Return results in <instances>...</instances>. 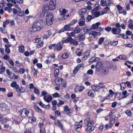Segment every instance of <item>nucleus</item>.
Wrapping results in <instances>:
<instances>
[{
  "label": "nucleus",
  "instance_id": "1",
  "mask_svg": "<svg viewBox=\"0 0 133 133\" xmlns=\"http://www.w3.org/2000/svg\"><path fill=\"white\" fill-rule=\"evenodd\" d=\"M45 24L43 20H36L34 23L33 26L30 28L29 30L32 32L39 31L43 28Z\"/></svg>",
  "mask_w": 133,
  "mask_h": 133
},
{
  "label": "nucleus",
  "instance_id": "2",
  "mask_svg": "<svg viewBox=\"0 0 133 133\" xmlns=\"http://www.w3.org/2000/svg\"><path fill=\"white\" fill-rule=\"evenodd\" d=\"M21 115L23 117L30 118L28 121V122L30 123H32L36 120L35 117L33 116L34 113L31 110L24 109L22 110Z\"/></svg>",
  "mask_w": 133,
  "mask_h": 133
},
{
  "label": "nucleus",
  "instance_id": "3",
  "mask_svg": "<svg viewBox=\"0 0 133 133\" xmlns=\"http://www.w3.org/2000/svg\"><path fill=\"white\" fill-rule=\"evenodd\" d=\"M46 24L48 25H52L54 21V16L51 13L48 14L45 17Z\"/></svg>",
  "mask_w": 133,
  "mask_h": 133
},
{
  "label": "nucleus",
  "instance_id": "4",
  "mask_svg": "<svg viewBox=\"0 0 133 133\" xmlns=\"http://www.w3.org/2000/svg\"><path fill=\"white\" fill-rule=\"evenodd\" d=\"M41 95L44 96V100L48 103H49L52 100V97L45 91H43Z\"/></svg>",
  "mask_w": 133,
  "mask_h": 133
},
{
  "label": "nucleus",
  "instance_id": "5",
  "mask_svg": "<svg viewBox=\"0 0 133 133\" xmlns=\"http://www.w3.org/2000/svg\"><path fill=\"white\" fill-rule=\"evenodd\" d=\"M68 12V10H67L65 9L62 10L60 14V16L62 17L61 19L62 20H64L69 17V15Z\"/></svg>",
  "mask_w": 133,
  "mask_h": 133
},
{
  "label": "nucleus",
  "instance_id": "6",
  "mask_svg": "<svg viewBox=\"0 0 133 133\" xmlns=\"http://www.w3.org/2000/svg\"><path fill=\"white\" fill-rule=\"evenodd\" d=\"M98 9V8L96 7L93 9L91 11L92 15H94L96 17H98L100 15H102L101 13V11L100 12L97 11Z\"/></svg>",
  "mask_w": 133,
  "mask_h": 133
},
{
  "label": "nucleus",
  "instance_id": "7",
  "mask_svg": "<svg viewBox=\"0 0 133 133\" xmlns=\"http://www.w3.org/2000/svg\"><path fill=\"white\" fill-rule=\"evenodd\" d=\"M56 0H51L49 6L50 10L52 11L55 10L56 8Z\"/></svg>",
  "mask_w": 133,
  "mask_h": 133
},
{
  "label": "nucleus",
  "instance_id": "8",
  "mask_svg": "<svg viewBox=\"0 0 133 133\" xmlns=\"http://www.w3.org/2000/svg\"><path fill=\"white\" fill-rule=\"evenodd\" d=\"M119 95H120L119 98V100L126 98L128 95V94L126 90L123 91L122 94L121 93H119Z\"/></svg>",
  "mask_w": 133,
  "mask_h": 133
},
{
  "label": "nucleus",
  "instance_id": "9",
  "mask_svg": "<svg viewBox=\"0 0 133 133\" xmlns=\"http://www.w3.org/2000/svg\"><path fill=\"white\" fill-rule=\"evenodd\" d=\"M84 89V87L83 85L77 86L75 89V92H81Z\"/></svg>",
  "mask_w": 133,
  "mask_h": 133
},
{
  "label": "nucleus",
  "instance_id": "10",
  "mask_svg": "<svg viewBox=\"0 0 133 133\" xmlns=\"http://www.w3.org/2000/svg\"><path fill=\"white\" fill-rule=\"evenodd\" d=\"M84 123L88 127H90L93 124V122L90 120L89 118H87L85 120Z\"/></svg>",
  "mask_w": 133,
  "mask_h": 133
},
{
  "label": "nucleus",
  "instance_id": "11",
  "mask_svg": "<svg viewBox=\"0 0 133 133\" xmlns=\"http://www.w3.org/2000/svg\"><path fill=\"white\" fill-rule=\"evenodd\" d=\"M111 31L114 34H117L121 32V29L119 28H113L112 29Z\"/></svg>",
  "mask_w": 133,
  "mask_h": 133
},
{
  "label": "nucleus",
  "instance_id": "12",
  "mask_svg": "<svg viewBox=\"0 0 133 133\" xmlns=\"http://www.w3.org/2000/svg\"><path fill=\"white\" fill-rule=\"evenodd\" d=\"M86 10L85 9H82L79 11V14L80 16L82 19H83L84 17L83 15L86 12Z\"/></svg>",
  "mask_w": 133,
  "mask_h": 133
},
{
  "label": "nucleus",
  "instance_id": "13",
  "mask_svg": "<svg viewBox=\"0 0 133 133\" xmlns=\"http://www.w3.org/2000/svg\"><path fill=\"white\" fill-rule=\"evenodd\" d=\"M6 72L8 77L10 78H12L14 75V74L12 73L9 69L6 70Z\"/></svg>",
  "mask_w": 133,
  "mask_h": 133
},
{
  "label": "nucleus",
  "instance_id": "14",
  "mask_svg": "<svg viewBox=\"0 0 133 133\" xmlns=\"http://www.w3.org/2000/svg\"><path fill=\"white\" fill-rule=\"evenodd\" d=\"M54 31L55 30H50L46 31L45 33L48 35V36L49 37L52 34H53V35H54L55 34L54 32Z\"/></svg>",
  "mask_w": 133,
  "mask_h": 133
},
{
  "label": "nucleus",
  "instance_id": "15",
  "mask_svg": "<svg viewBox=\"0 0 133 133\" xmlns=\"http://www.w3.org/2000/svg\"><path fill=\"white\" fill-rule=\"evenodd\" d=\"M83 66V65L82 64H78L74 69L73 72V73L75 74H76L80 69V67H82Z\"/></svg>",
  "mask_w": 133,
  "mask_h": 133
},
{
  "label": "nucleus",
  "instance_id": "16",
  "mask_svg": "<svg viewBox=\"0 0 133 133\" xmlns=\"http://www.w3.org/2000/svg\"><path fill=\"white\" fill-rule=\"evenodd\" d=\"M63 79L61 78H57L55 81V83L57 85H60L62 84Z\"/></svg>",
  "mask_w": 133,
  "mask_h": 133
},
{
  "label": "nucleus",
  "instance_id": "17",
  "mask_svg": "<svg viewBox=\"0 0 133 133\" xmlns=\"http://www.w3.org/2000/svg\"><path fill=\"white\" fill-rule=\"evenodd\" d=\"M11 87L15 88L16 89H17L19 87V85L17 84L15 81L12 82L11 84Z\"/></svg>",
  "mask_w": 133,
  "mask_h": 133
},
{
  "label": "nucleus",
  "instance_id": "18",
  "mask_svg": "<svg viewBox=\"0 0 133 133\" xmlns=\"http://www.w3.org/2000/svg\"><path fill=\"white\" fill-rule=\"evenodd\" d=\"M95 93V91L93 89H92L89 90L88 93V95L89 96L93 97L94 96Z\"/></svg>",
  "mask_w": 133,
  "mask_h": 133
},
{
  "label": "nucleus",
  "instance_id": "19",
  "mask_svg": "<svg viewBox=\"0 0 133 133\" xmlns=\"http://www.w3.org/2000/svg\"><path fill=\"white\" fill-rule=\"evenodd\" d=\"M64 113L65 114H68L70 113L71 110L68 106H66L64 107Z\"/></svg>",
  "mask_w": 133,
  "mask_h": 133
},
{
  "label": "nucleus",
  "instance_id": "20",
  "mask_svg": "<svg viewBox=\"0 0 133 133\" xmlns=\"http://www.w3.org/2000/svg\"><path fill=\"white\" fill-rule=\"evenodd\" d=\"M0 107L2 110L4 111H6L7 109V106L5 103H2L0 104Z\"/></svg>",
  "mask_w": 133,
  "mask_h": 133
},
{
  "label": "nucleus",
  "instance_id": "21",
  "mask_svg": "<svg viewBox=\"0 0 133 133\" xmlns=\"http://www.w3.org/2000/svg\"><path fill=\"white\" fill-rule=\"evenodd\" d=\"M102 66V62H97L96 65V70H99L101 68Z\"/></svg>",
  "mask_w": 133,
  "mask_h": 133
},
{
  "label": "nucleus",
  "instance_id": "22",
  "mask_svg": "<svg viewBox=\"0 0 133 133\" xmlns=\"http://www.w3.org/2000/svg\"><path fill=\"white\" fill-rule=\"evenodd\" d=\"M49 10H50V9L49 6L46 5H44L42 9V11L45 13L47 12Z\"/></svg>",
  "mask_w": 133,
  "mask_h": 133
},
{
  "label": "nucleus",
  "instance_id": "23",
  "mask_svg": "<svg viewBox=\"0 0 133 133\" xmlns=\"http://www.w3.org/2000/svg\"><path fill=\"white\" fill-rule=\"evenodd\" d=\"M45 13L42 11V12L40 13V14H38L35 17L36 18H43L45 16Z\"/></svg>",
  "mask_w": 133,
  "mask_h": 133
},
{
  "label": "nucleus",
  "instance_id": "24",
  "mask_svg": "<svg viewBox=\"0 0 133 133\" xmlns=\"http://www.w3.org/2000/svg\"><path fill=\"white\" fill-rule=\"evenodd\" d=\"M55 123L56 125L58 126L60 128H62V127L63 125L59 120H56L55 121Z\"/></svg>",
  "mask_w": 133,
  "mask_h": 133
},
{
  "label": "nucleus",
  "instance_id": "25",
  "mask_svg": "<svg viewBox=\"0 0 133 133\" xmlns=\"http://www.w3.org/2000/svg\"><path fill=\"white\" fill-rule=\"evenodd\" d=\"M81 31V29L80 28L79 26H76L74 30V31L75 33L77 34L79 33Z\"/></svg>",
  "mask_w": 133,
  "mask_h": 133
},
{
  "label": "nucleus",
  "instance_id": "26",
  "mask_svg": "<svg viewBox=\"0 0 133 133\" xmlns=\"http://www.w3.org/2000/svg\"><path fill=\"white\" fill-rule=\"evenodd\" d=\"M90 51L89 50H88L87 51V52L85 53V54L84 56L83 57L82 59L83 60H85L87 59L88 58V57L90 53Z\"/></svg>",
  "mask_w": 133,
  "mask_h": 133
},
{
  "label": "nucleus",
  "instance_id": "27",
  "mask_svg": "<svg viewBox=\"0 0 133 133\" xmlns=\"http://www.w3.org/2000/svg\"><path fill=\"white\" fill-rule=\"evenodd\" d=\"M109 11L110 9L109 8L107 7H105L104 8L103 11H101L102 15H104V14L107 13Z\"/></svg>",
  "mask_w": 133,
  "mask_h": 133
},
{
  "label": "nucleus",
  "instance_id": "28",
  "mask_svg": "<svg viewBox=\"0 0 133 133\" xmlns=\"http://www.w3.org/2000/svg\"><path fill=\"white\" fill-rule=\"evenodd\" d=\"M91 87L92 89H94L95 91H98L100 89L99 85H92Z\"/></svg>",
  "mask_w": 133,
  "mask_h": 133
},
{
  "label": "nucleus",
  "instance_id": "29",
  "mask_svg": "<svg viewBox=\"0 0 133 133\" xmlns=\"http://www.w3.org/2000/svg\"><path fill=\"white\" fill-rule=\"evenodd\" d=\"M19 52L21 53H23L24 51V47L23 45L20 46L19 47Z\"/></svg>",
  "mask_w": 133,
  "mask_h": 133
},
{
  "label": "nucleus",
  "instance_id": "30",
  "mask_svg": "<svg viewBox=\"0 0 133 133\" xmlns=\"http://www.w3.org/2000/svg\"><path fill=\"white\" fill-rule=\"evenodd\" d=\"M71 40H72V38L71 37H69L66 39H63L62 42L63 43H67L69 42H70Z\"/></svg>",
  "mask_w": 133,
  "mask_h": 133
},
{
  "label": "nucleus",
  "instance_id": "31",
  "mask_svg": "<svg viewBox=\"0 0 133 133\" xmlns=\"http://www.w3.org/2000/svg\"><path fill=\"white\" fill-rule=\"evenodd\" d=\"M95 127L94 126L92 127L91 128L88 127L85 130L89 132H90L95 129Z\"/></svg>",
  "mask_w": 133,
  "mask_h": 133
},
{
  "label": "nucleus",
  "instance_id": "32",
  "mask_svg": "<svg viewBox=\"0 0 133 133\" xmlns=\"http://www.w3.org/2000/svg\"><path fill=\"white\" fill-rule=\"evenodd\" d=\"M100 25L99 23H97L95 24H93L92 25V27L93 29H96L98 28V26Z\"/></svg>",
  "mask_w": 133,
  "mask_h": 133
},
{
  "label": "nucleus",
  "instance_id": "33",
  "mask_svg": "<svg viewBox=\"0 0 133 133\" xmlns=\"http://www.w3.org/2000/svg\"><path fill=\"white\" fill-rule=\"evenodd\" d=\"M70 42L72 43L74 45L77 46L78 44V41L73 40L72 38V40H71Z\"/></svg>",
  "mask_w": 133,
  "mask_h": 133
},
{
  "label": "nucleus",
  "instance_id": "34",
  "mask_svg": "<svg viewBox=\"0 0 133 133\" xmlns=\"http://www.w3.org/2000/svg\"><path fill=\"white\" fill-rule=\"evenodd\" d=\"M82 126L81 124H80V123L78 122H76L75 124V127L76 129L79 128Z\"/></svg>",
  "mask_w": 133,
  "mask_h": 133
},
{
  "label": "nucleus",
  "instance_id": "35",
  "mask_svg": "<svg viewBox=\"0 0 133 133\" xmlns=\"http://www.w3.org/2000/svg\"><path fill=\"white\" fill-rule=\"evenodd\" d=\"M121 89L122 90H123L126 87V86L124 83H121L120 85Z\"/></svg>",
  "mask_w": 133,
  "mask_h": 133
},
{
  "label": "nucleus",
  "instance_id": "36",
  "mask_svg": "<svg viewBox=\"0 0 133 133\" xmlns=\"http://www.w3.org/2000/svg\"><path fill=\"white\" fill-rule=\"evenodd\" d=\"M31 71L34 74V76H36L37 75V71L36 69H35L34 67H32L31 68Z\"/></svg>",
  "mask_w": 133,
  "mask_h": 133
},
{
  "label": "nucleus",
  "instance_id": "37",
  "mask_svg": "<svg viewBox=\"0 0 133 133\" xmlns=\"http://www.w3.org/2000/svg\"><path fill=\"white\" fill-rule=\"evenodd\" d=\"M44 43V42H41L40 43L37 44H36V47L37 48H40L43 45Z\"/></svg>",
  "mask_w": 133,
  "mask_h": 133
},
{
  "label": "nucleus",
  "instance_id": "38",
  "mask_svg": "<svg viewBox=\"0 0 133 133\" xmlns=\"http://www.w3.org/2000/svg\"><path fill=\"white\" fill-rule=\"evenodd\" d=\"M125 113L128 116H131V112L130 110L128 109L126 110L125 111Z\"/></svg>",
  "mask_w": 133,
  "mask_h": 133
},
{
  "label": "nucleus",
  "instance_id": "39",
  "mask_svg": "<svg viewBox=\"0 0 133 133\" xmlns=\"http://www.w3.org/2000/svg\"><path fill=\"white\" fill-rule=\"evenodd\" d=\"M9 121V120L6 118H4L2 120V123L5 124L7 123Z\"/></svg>",
  "mask_w": 133,
  "mask_h": 133
},
{
  "label": "nucleus",
  "instance_id": "40",
  "mask_svg": "<svg viewBox=\"0 0 133 133\" xmlns=\"http://www.w3.org/2000/svg\"><path fill=\"white\" fill-rule=\"evenodd\" d=\"M34 92L37 95H39L40 94V91L36 87H35L34 89Z\"/></svg>",
  "mask_w": 133,
  "mask_h": 133
},
{
  "label": "nucleus",
  "instance_id": "41",
  "mask_svg": "<svg viewBox=\"0 0 133 133\" xmlns=\"http://www.w3.org/2000/svg\"><path fill=\"white\" fill-rule=\"evenodd\" d=\"M52 95L54 98L59 97L61 96L57 92L54 93Z\"/></svg>",
  "mask_w": 133,
  "mask_h": 133
},
{
  "label": "nucleus",
  "instance_id": "42",
  "mask_svg": "<svg viewBox=\"0 0 133 133\" xmlns=\"http://www.w3.org/2000/svg\"><path fill=\"white\" fill-rule=\"evenodd\" d=\"M59 72V70L58 69H56L55 70L54 72V75L55 77H57L58 76Z\"/></svg>",
  "mask_w": 133,
  "mask_h": 133
},
{
  "label": "nucleus",
  "instance_id": "43",
  "mask_svg": "<svg viewBox=\"0 0 133 133\" xmlns=\"http://www.w3.org/2000/svg\"><path fill=\"white\" fill-rule=\"evenodd\" d=\"M118 58L122 60H125L127 57L125 55H120L118 57Z\"/></svg>",
  "mask_w": 133,
  "mask_h": 133
},
{
  "label": "nucleus",
  "instance_id": "44",
  "mask_svg": "<svg viewBox=\"0 0 133 133\" xmlns=\"http://www.w3.org/2000/svg\"><path fill=\"white\" fill-rule=\"evenodd\" d=\"M113 124L111 123H110L109 124H106L105 126V127L106 129H107L108 128H110L112 127Z\"/></svg>",
  "mask_w": 133,
  "mask_h": 133
},
{
  "label": "nucleus",
  "instance_id": "45",
  "mask_svg": "<svg viewBox=\"0 0 133 133\" xmlns=\"http://www.w3.org/2000/svg\"><path fill=\"white\" fill-rule=\"evenodd\" d=\"M104 39L103 37L100 38L98 42V44L99 45L101 44L104 41Z\"/></svg>",
  "mask_w": 133,
  "mask_h": 133
},
{
  "label": "nucleus",
  "instance_id": "46",
  "mask_svg": "<svg viewBox=\"0 0 133 133\" xmlns=\"http://www.w3.org/2000/svg\"><path fill=\"white\" fill-rule=\"evenodd\" d=\"M35 108L36 111L40 113L42 112V110L37 106H35Z\"/></svg>",
  "mask_w": 133,
  "mask_h": 133
},
{
  "label": "nucleus",
  "instance_id": "47",
  "mask_svg": "<svg viewBox=\"0 0 133 133\" xmlns=\"http://www.w3.org/2000/svg\"><path fill=\"white\" fill-rule=\"evenodd\" d=\"M85 38V36L84 34L79 36V40L83 41L84 40Z\"/></svg>",
  "mask_w": 133,
  "mask_h": 133
},
{
  "label": "nucleus",
  "instance_id": "48",
  "mask_svg": "<svg viewBox=\"0 0 133 133\" xmlns=\"http://www.w3.org/2000/svg\"><path fill=\"white\" fill-rule=\"evenodd\" d=\"M71 26L70 24L66 25L64 28L65 30L69 31V27Z\"/></svg>",
  "mask_w": 133,
  "mask_h": 133
},
{
  "label": "nucleus",
  "instance_id": "49",
  "mask_svg": "<svg viewBox=\"0 0 133 133\" xmlns=\"http://www.w3.org/2000/svg\"><path fill=\"white\" fill-rule=\"evenodd\" d=\"M101 4L103 6H106L107 5V2L103 0H102L101 1Z\"/></svg>",
  "mask_w": 133,
  "mask_h": 133
},
{
  "label": "nucleus",
  "instance_id": "50",
  "mask_svg": "<svg viewBox=\"0 0 133 133\" xmlns=\"http://www.w3.org/2000/svg\"><path fill=\"white\" fill-rule=\"evenodd\" d=\"M68 56L69 55L67 53H64L62 56V58L64 59L67 58Z\"/></svg>",
  "mask_w": 133,
  "mask_h": 133
},
{
  "label": "nucleus",
  "instance_id": "51",
  "mask_svg": "<svg viewBox=\"0 0 133 133\" xmlns=\"http://www.w3.org/2000/svg\"><path fill=\"white\" fill-rule=\"evenodd\" d=\"M6 2L5 1H3L0 3V7L2 8L5 6Z\"/></svg>",
  "mask_w": 133,
  "mask_h": 133
},
{
  "label": "nucleus",
  "instance_id": "52",
  "mask_svg": "<svg viewBox=\"0 0 133 133\" xmlns=\"http://www.w3.org/2000/svg\"><path fill=\"white\" fill-rule=\"evenodd\" d=\"M75 33L74 31V32H72L70 33H67V35L68 36H69L71 37H74L75 36Z\"/></svg>",
  "mask_w": 133,
  "mask_h": 133
},
{
  "label": "nucleus",
  "instance_id": "53",
  "mask_svg": "<svg viewBox=\"0 0 133 133\" xmlns=\"http://www.w3.org/2000/svg\"><path fill=\"white\" fill-rule=\"evenodd\" d=\"M56 47H57V50H59L61 49L62 48V46L60 45L59 44H58L57 45H56Z\"/></svg>",
  "mask_w": 133,
  "mask_h": 133
},
{
  "label": "nucleus",
  "instance_id": "54",
  "mask_svg": "<svg viewBox=\"0 0 133 133\" xmlns=\"http://www.w3.org/2000/svg\"><path fill=\"white\" fill-rule=\"evenodd\" d=\"M5 68L4 66H2L0 68L1 71L0 74H2V73L4 72L5 71Z\"/></svg>",
  "mask_w": 133,
  "mask_h": 133
},
{
  "label": "nucleus",
  "instance_id": "55",
  "mask_svg": "<svg viewBox=\"0 0 133 133\" xmlns=\"http://www.w3.org/2000/svg\"><path fill=\"white\" fill-rule=\"evenodd\" d=\"M5 10L7 11L8 13H10L12 9L10 7H6L5 8Z\"/></svg>",
  "mask_w": 133,
  "mask_h": 133
},
{
  "label": "nucleus",
  "instance_id": "56",
  "mask_svg": "<svg viewBox=\"0 0 133 133\" xmlns=\"http://www.w3.org/2000/svg\"><path fill=\"white\" fill-rule=\"evenodd\" d=\"M9 23V21L8 20H6L5 21H4L3 24V26L4 28L5 27H6V25L8 24Z\"/></svg>",
  "mask_w": 133,
  "mask_h": 133
},
{
  "label": "nucleus",
  "instance_id": "57",
  "mask_svg": "<svg viewBox=\"0 0 133 133\" xmlns=\"http://www.w3.org/2000/svg\"><path fill=\"white\" fill-rule=\"evenodd\" d=\"M24 91V87H21L18 90H17V92H18L22 93Z\"/></svg>",
  "mask_w": 133,
  "mask_h": 133
},
{
  "label": "nucleus",
  "instance_id": "58",
  "mask_svg": "<svg viewBox=\"0 0 133 133\" xmlns=\"http://www.w3.org/2000/svg\"><path fill=\"white\" fill-rule=\"evenodd\" d=\"M124 24L122 23L121 25V27L122 29H125V28H126L125 25H125L126 24V22L125 21L124 22Z\"/></svg>",
  "mask_w": 133,
  "mask_h": 133
},
{
  "label": "nucleus",
  "instance_id": "59",
  "mask_svg": "<svg viewBox=\"0 0 133 133\" xmlns=\"http://www.w3.org/2000/svg\"><path fill=\"white\" fill-rule=\"evenodd\" d=\"M98 58H96L95 57H94L90 59L89 60L90 62L94 61H97L98 60Z\"/></svg>",
  "mask_w": 133,
  "mask_h": 133
},
{
  "label": "nucleus",
  "instance_id": "60",
  "mask_svg": "<svg viewBox=\"0 0 133 133\" xmlns=\"http://www.w3.org/2000/svg\"><path fill=\"white\" fill-rule=\"evenodd\" d=\"M87 73L90 75H92L94 73L93 70L91 69L88 70L87 72Z\"/></svg>",
  "mask_w": 133,
  "mask_h": 133
},
{
  "label": "nucleus",
  "instance_id": "61",
  "mask_svg": "<svg viewBox=\"0 0 133 133\" xmlns=\"http://www.w3.org/2000/svg\"><path fill=\"white\" fill-rule=\"evenodd\" d=\"M17 14L18 15L21 17L23 16L24 15V13L23 11H21V12L18 11Z\"/></svg>",
  "mask_w": 133,
  "mask_h": 133
},
{
  "label": "nucleus",
  "instance_id": "62",
  "mask_svg": "<svg viewBox=\"0 0 133 133\" xmlns=\"http://www.w3.org/2000/svg\"><path fill=\"white\" fill-rule=\"evenodd\" d=\"M77 22V20L76 19H74L70 23H69L70 24L71 26L72 25L75 24Z\"/></svg>",
  "mask_w": 133,
  "mask_h": 133
},
{
  "label": "nucleus",
  "instance_id": "63",
  "mask_svg": "<svg viewBox=\"0 0 133 133\" xmlns=\"http://www.w3.org/2000/svg\"><path fill=\"white\" fill-rule=\"evenodd\" d=\"M100 88H104L105 87V86L104 84L103 83H100L99 85Z\"/></svg>",
  "mask_w": 133,
  "mask_h": 133
},
{
  "label": "nucleus",
  "instance_id": "64",
  "mask_svg": "<svg viewBox=\"0 0 133 133\" xmlns=\"http://www.w3.org/2000/svg\"><path fill=\"white\" fill-rule=\"evenodd\" d=\"M25 71V70L23 68H21L19 70V72L21 74H23L24 72Z\"/></svg>",
  "mask_w": 133,
  "mask_h": 133
}]
</instances>
